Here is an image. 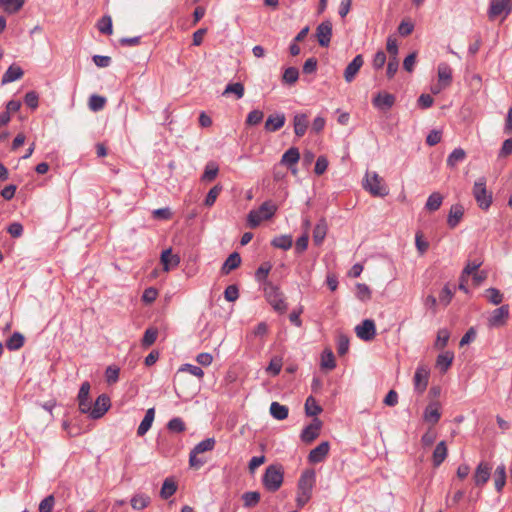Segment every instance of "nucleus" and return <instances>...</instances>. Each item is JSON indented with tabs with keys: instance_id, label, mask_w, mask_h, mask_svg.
<instances>
[{
	"instance_id": "0e129e2a",
	"label": "nucleus",
	"mask_w": 512,
	"mask_h": 512,
	"mask_svg": "<svg viewBox=\"0 0 512 512\" xmlns=\"http://www.w3.org/2000/svg\"><path fill=\"white\" fill-rule=\"evenodd\" d=\"M224 297L228 302H234L239 297V289L236 285H229L224 291Z\"/></svg>"
},
{
	"instance_id": "7c9ffc66",
	"label": "nucleus",
	"mask_w": 512,
	"mask_h": 512,
	"mask_svg": "<svg viewBox=\"0 0 512 512\" xmlns=\"http://www.w3.org/2000/svg\"><path fill=\"white\" fill-rule=\"evenodd\" d=\"M24 0H0V7L8 14L17 13L24 6Z\"/></svg>"
},
{
	"instance_id": "5fc2aeb1",
	"label": "nucleus",
	"mask_w": 512,
	"mask_h": 512,
	"mask_svg": "<svg viewBox=\"0 0 512 512\" xmlns=\"http://www.w3.org/2000/svg\"><path fill=\"white\" fill-rule=\"evenodd\" d=\"M298 78H299V71L295 67H289V68L285 69L283 76H282L283 82L286 84H289V85L295 84L297 82Z\"/></svg>"
},
{
	"instance_id": "a18cd8bd",
	"label": "nucleus",
	"mask_w": 512,
	"mask_h": 512,
	"mask_svg": "<svg viewBox=\"0 0 512 512\" xmlns=\"http://www.w3.org/2000/svg\"><path fill=\"white\" fill-rule=\"evenodd\" d=\"M441 413L437 407L429 405L424 411V420L435 425L440 420Z\"/></svg>"
},
{
	"instance_id": "bf43d9fd",
	"label": "nucleus",
	"mask_w": 512,
	"mask_h": 512,
	"mask_svg": "<svg viewBox=\"0 0 512 512\" xmlns=\"http://www.w3.org/2000/svg\"><path fill=\"white\" fill-rule=\"evenodd\" d=\"M450 333L447 329H440L437 333V339L435 341V347L442 349L444 348L449 340Z\"/></svg>"
},
{
	"instance_id": "13d9d810",
	"label": "nucleus",
	"mask_w": 512,
	"mask_h": 512,
	"mask_svg": "<svg viewBox=\"0 0 512 512\" xmlns=\"http://www.w3.org/2000/svg\"><path fill=\"white\" fill-rule=\"evenodd\" d=\"M221 190H222L221 185H215L213 188H211L206 195V198L204 201L205 205L208 207L212 206L215 203L217 197L219 196Z\"/></svg>"
},
{
	"instance_id": "f03ea898",
	"label": "nucleus",
	"mask_w": 512,
	"mask_h": 512,
	"mask_svg": "<svg viewBox=\"0 0 512 512\" xmlns=\"http://www.w3.org/2000/svg\"><path fill=\"white\" fill-rule=\"evenodd\" d=\"M363 188L375 197L383 198L389 194L388 186L377 172H366Z\"/></svg>"
},
{
	"instance_id": "4468645a",
	"label": "nucleus",
	"mask_w": 512,
	"mask_h": 512,
	"mask_svg": "<svg viewBox=\"0 0 512 512\" xmlns=\"http://www.w3.org/2000/svg\"><path fill=\"white\" fill-rule=\"evenodd\" d=\"M316 37L321 47H328L332 37V23L325 20L316 28Z\"/></svg>"
},
{
	"instance_id": "f3484780",
	"label": "nucleus",
	"mask_w": 512,
	"mask_h": 512,
	"mask_svg": "<svg viewBox=\"0 0 512 512\" xmlns=\"http://www.w3.org/2000/svg\"><path fill=\"white\" fill-rule=\"evenodd\" d=\"M396 98L393 94L379 92L372 100L374 107L380 110H388L395 104Z\"/></svg>"
},
{
	"instance_id": "c756f323",
	"label": "nucleus",
	"mask_w": 512,
	"mask_h": 512,
	"mask_svg": "<svg viewBox=\"0 0 512 512\" xmlns=\"http://www.w3.org/2000/svg\"><path fill=\"white\" fill-rule=\"evenodd\" d=\"M294 132L296 136L302 137L307 130L308 120L306 114H296L293 119Z\"/></svg>"
},
{
	"instance_id": "b1692460",
	"label": "nucleus",
	"mask_w": 512,
	"mask_h": 512,
	"mask_svg": "<svg viewBox=\"0 0 512 512\" xmlns=\"http://www.w3.org/2000/svg\"><path fill=\"white\" fill-rule=\"evenodd\" d=\"M447 453H448V451H447V446H446L445 441L439 442L436 445V447L433 451V455H432V461H433L434 467H439L444 462V460L447 457Z\"/></svg>"
},
{
	"instance_id": "a878e982",
	"label": "nucleus",
	"mask_w": 512,
	"mask_h": 512,
	"mask_svg": "<svg viewBox=\"0 0 512 512\" xmlns=\"http://www.w3.org/2000/svg\"><path fill=\"white\" fill-rule=\"evenodd\" d=\"M464 214V208L462 205L456 204L453 205L450 209L447 224L450 228H455L459 222L461 221Z\"/></svg>"
},
{
	"instance_id": "2f4dec72",
	"label": "nucleus",
	"mask_w": 512,
	"mask_h": 512,
	"mask_svg": "<svg viewBox=\"0 0 512 512\" xmlns=\"http://www.w3.org/2000/svg\"><path fill=\"white\" fill-rule=\"evenodd\" d=\"M482 263H483V260L481 259V257H475V258L470 257L467 260L466 266L464 267V269L462 271L461 279L465 280V278L467 276H469L470 274L476 273L477 269L482 265Z\"/></svg>"
},
{
	"instance_id": "6e6d98bb",
	"label": "nucleus",
	"mask_w": 512,
	"mask_h": 512,
	"mask_svg": "<svg viewBox=\"0 0 512 512\" xmlns=\"http://www.w3.org/2000/svg\"><path fill=\"white\" fill-rule=\"evenodd\" d=\"M98 30L105 35H111L113 32L112 19L110 16H103L97 24Z\"/></svg>"
},
{
	"instance_id": "37998d69",
	"label": "nucleus",
	"mask_w": 512,
	"mask_h": 512,
	"mask_svg": "<svg viewBox=\"0 0 512 512\" xmlns=\"http://www.w3.org/2000/svg\"><path fill=\"white\" fill-rule=\"evenodd\" d=\"M216 441L214 438H206L199 442L191 451L200 454L214 449Z\"/></svg>"
},
{
	"instance_id": "dca6fc26",
	"label": "nucleus",
	"mask_w": 512,
	"mask_h": 512,
	"mask_svg": "<svg viewBox=\"0 0 512 512\" xmlns=\"http://www.w3.org/2000/svg\"><path fill=\"white\" fill-rule=\"evenodd\" d=\"M330 444L327 441L321 442L318 446L312 449L308 455V461L311 464L322 462L329 453Z\"/></svg>"
},
{
	"instance_id": "20e7f679",
	"label": "nucleus",
	"mask_w": 512,
	"mask_h": 512,
	"mask_svg": "<svg viewBox=\"0 0 512 512\" xmlns=\"http://www.w3.org/2000/svg\"><path fill=\"white\" fill-rule=\"evenodd\" d=\"M284 472L281 465H270L263 475V485L270 492H276L283 483Z\"/></svg>"
},
{
	"instance_id": "49530a36",
	"label": "nucleus",
	"mask_w": 512,
	"mask_h": 512,
	"mask_svg": "<svg viewBox=\"0 0 512 512\" xmlns=\"http://www.w3.org/2000/svg\"><path fill=\"white\" fill-rule=\"evenodd\" d=\"M466 157V153L462 148L454 149L447 158V164L450 167H454L459 162H462Z\"/></svg>"
},
{
	"instance_id": "ea45409f",
	"label": "nucleus",
	"mask_w": 512,
	"mask_h": 512,
	"mask_svg": "<svg viewBox=\"0 0 512 512\" xmlns=\"http://www.w3.org/2000/svg\"><path fill=\"white\" fill-rule=\"evenodd\" d=\"M130 502H131V506L133 509L142 510L149 505L150 497L145 494L139 493V494H135L131 498Z\"/></svg>"
},
{
	"instance_id": "6ab92c4d",
	"label": "nucleus",
	"mask_w": 512,
	"mask_h": 512,
	"mask_svg": "<svg viewBox=\"0 0 512 512\" xmlns=\"http://www.w3.org/2000/svg\"><path fill=\"white\" fill-rule=\"evenodd\" d=\"M269 331V327L266 322H260L258 325L246 335V340L248 342H254L258 340L260 345L264 344V339L267 336Z\"/></svg>"
},
{
	"instance_id": "ddd939ff",
	"label": "nucleus",
	"mask_w": 512,
	"mask_h": 512,
	"mask_svg": "<svg viewBox=\"0 0 512 512\" xmlns=\"http://www.w3.org/2000/svg\"><path fill=\"white\" fill-rule=\"evenodd\" d=\"M491 470L492 466L488 462H480L473 475L475 485L478 487L484 486L490 479Z\"/></svg>"
},
{
	"instance_id": "864d4df0",
	"label": "nucleus",
	"mask_w": 512,
	"mask_h": 512,
	"mask_svg": "<svg viewBox=\"0 0 512 512\" xmlns=\"http://www.w3.org/2000/svg\"><path fill=\"white\" fill-rule=\"evenodd\" d=\"M158 336V330L154 327H150L146 329L143 339H142V346L147 348L153 345L157 339Z\"/></svg>"
},
{
	"instance_id": "1a4fd4ad",
	"label": "nucleus",
	"mask_w": 512,
	"mask_h": 512,
	"mask_svg": "<svg viewBox=\"0 0 512 512\" xmlns=\"http://www.w3.org/2000/svg\"><path fill=\"white\" fill-rule=\"evenodd\" d=\"M430 371L426 365H419L413 377L414 389L417 393L422 394L428 385Z\"/></svg>"
},
{
	"instance_id": "a211bd4d",
	"label": "nucleus",
	"mask_w": 512,
	"mask_h": 512,
	"mask_svg": "<svg viewBox=\"0 0 512 512\" xmlns=\"http://www.w3.org/2000/svg\"><path fill=\"white\" fill-rule=\"evenodd\" d=\"M314 483L315 472L312 470H306L298 480L297 491L312 493Z\"/></svg>"
},
{
	"instance_id": "a19ab883",
	"label": "nucleus",
	"mask_w": 512,
	"mask_h": 512,
	"mask_svg": "<svg viewBox=\"0 0 512 512\" xmlns=\"http://www.w3.org/2000/svg\"><path fill=\"white\" fill-rule=\"evenodd\" d=\"M176 490H177L176 483L171 478H166L163 482V485H162V488L160 491V496L166 500V499L170 498L176 492Z\"/></svg>"
},
{
	"instance_id": "0eeeda50",
	"label": "nucleus",
	"mask_w": 512,
	"mask_h": 512,
	"mask_svg": "<svg viewBox=\"0 0 512 512\" xmlns=\"http://www.w3.org/2000/svg\"><path fill=\"white\" fill-rule=\"evenodd\" d=\"M512 11V0H491L488 11L490 19L503 15L505 19Z\"/></svg>"
},
{
	"instance_id": "4c0bfd02",
	"label": "nucleus",
	"mask_w": 512,
	"mask_h": 512,
	"mask_svg": "<svg viewBox=\"0 0 512 512\" xmlns=\"http://www.w3.org/2000/svg\"><path fill=\"white\" fill-rule=\"evenodd\" d=\"M219 172V167L215 162H208L205 166L204 173L201 176V181L211 182L213 181Z\"/></svg>"
},
{
	"instance_id": "473e14b6",
	"label": "nucleus",
	"mask_w": 512,
	"mask_h": 512,
	"mask_svg": "<svg viewBox=\"0 0 512 512\" xmlns=\"http://www.w3.org/2000/svg\"><path fill=\"white\" fill-rule=\"evenodd\" d=\"M300 159V153L298 148H289L282 156L281 163L288 167L295 165Z\"/></svg>"
},
{
	"instance_id": "f704fd0d",
	"label": "nucleus",
	"mask_w": 512,
	"mask_h": 512,
	"mask_svg": "<svg viewBox=\"0 0 512 512\" xmlns=\"http://www.w3.org/2000/svg\"><path fill=\"white\" fill-rule=\"evenodd\" d=\"M495 489L501 492L506 483V467L504 464L497 466L494 472Z\"/></svg>"
},
{
	"instance_id": "39448f33",
	"label": "nucleus",
	"mask_w": 512,
	"mask_h": 512,
	"mask_svg": "<svg viewBox=\"0 0 512 512\" xmlns=\"http://www.w3.org/2000/svg\"><path fill=\"white\" fill-rule=\"evenodd\" d=\"M472 193L481 209L486 210L490 207L492 203V194L488 192L486 188L485 177H480L475 181Z\"/></svg>"
},
{
	"instance_id": "9b49d317",
	"label": "nucleus",
	"mask_w": 512,
	"mask_h": 512,
	"mask_svg": "<svg viewBox=\"0 0 512 512\" xmlns=\"http://www.w3.org/2000/svg\"><path fill=\"white\" fill-rule=\"evenodd\" d=\"M90 389V383L88 381H85L81 384L78 392V407L79 411L83 414H87V412L90 411V406L92 405V400L90 398Z\"/></svg>"
},
{
	"instance_id": "09e8293b",
	"label": "nucleus",
	"mask_w": 512,
	"mask_h": 512,
	"mask_svg": "<svg viewBox=\"0 0 512 512\" xmlns=\"http://www.w3.org/2000/svg\"><path fill=\"white\" fill-rule=\"evenodd\" d=\"M106 104V98L97 94H93L89 98L88 106L90 110L97 112L104 108Z\"/></svg>"
},
{
	"instance_id": "e433bc0d",
	"label": "nucleus",
	"mask_w": 512,
	"mask_h": 512,
	"mask_svg": "<svg viewBox=\"0 0 512 512\" xmlns=\"http://www.w3.org/2000/svg\"><path fill=\"white\" fill-rule=\"evenodd\" d=\"M322 407L317 403L313 396H309L305 401V413L307 416H313L316 418L318 414L322 412Z\"/></svg>"
},
{
	"instance_id": "3c124183",
	"label": "nucleus",
	"mask_w": 512,
	"mask_h": 512,
	"mask_svg": "<svg viewBox=\"0 0 512 512\" xmlns=\"http://www.w3.org/2000/svg\"><path fill=\"white\" fill-rule=\"evenodd\" d=\"M336 366L334 354L331 350H325L321 357V367L323 369L332 370Z\"/></svg>"
},
{
	"instance_id": "4be33fe9",
	"label": "nucleus",
	"mask_w": 512,
	"mask_h": 512,
	"mask_svg": "<svg viewBox=\"0 0 512 512\" xmlns=\"http://www.w3.org/2000/svg\"><path fill=\"white\" fill-rule=\"evenodd\" d=\"M438 81L442 86H449L452 82V69L449 64L442 62L438 65Z\"/></svg>"
},
{
	"instance_id": "8fccbe9b",
	"label": "nucleus",
	"mask_w": 512,
	"mask_h": 512,
	"mask_svg": "<svg viewBox=\"0 0 512 512\" xmlns=\"http://www.w3.org/2000/svg\"><path fill=\"white\" fill-rule=\"evenodd\" d=\"M242 500L244 502L245 507H254L260 501V493L256 491L245 492L242 495Z\"/></svg>"
},
{
	"instance_id": "7ed1b4c3",
	"label": "nucleus",
	"mask_w": 512,
	"mask_h": 512,
	"mask_svg": "<svg viewBox=\"0 0 512 512\" xmlns=\"http://www.w3.org/2000/svg\"><path fill=\"white\" fill-rule=\"evenodd\" d=\"M263 289L265 298L273 309L280 314L285 313L288 307L285 302L284 294L281 292L280 288L272 282H265Z\"/></svg>"
},
{
	"instance_id": "58836bf2",
	"label": "nucleus",
	"mask_w": 512,
	"mask_h": 512,
	"mask_svg": "<svg viewBox=\"0 0 512 512\" xmlns=\"http://www.w3.org/2000/svg\"><path fill=\"white\" fill-rule=\"evenodd\" d=\"M24 345V336L19 332H14L6 341V347L10 351L18 350Z\"/></svg>"
},
{
	"instance_id": "bb28decb",
	"label": "nucleus",
	"mask_w": 512,
	"mask_h": 512,
	"mask_svg": "<svg viewBox=\"0 0 512 512\" xmlns=\"http://www.w3.org/2000/svg\"><path fill=\"white\" fill-rule=\"evenodd\" d=\"M23 76V70L17 65H11L4 73L1 84L5 85L20 79Z\"/></svg>"
},
{
	"instance_id": "423d86ee",
	"label": "nucleus",
	"mask_w": 512,
	"mask_h": 512,
	"mask_svg": "<svg viewBox=\"0 0 512 512\" xmlns=\"http://www.w3.org/2000/svg\"><path fill=\"white\" fill-rule=\"evenodd\" d=\"M111 407V400L107 394H101L97 397L94 403L90 406V411L87 412V415L91 419H100Z\"/></svg>"
},
{
	"instance_id": "774afa93",
	"label": "nucleus",
	"mask_w": 512,
	"mask_h": 512,
	"mask_svg": "<svg viewBox=\"0 0 512 512\" xmlns=\"http://www.w3.org/2000/svg\"><path fill=\"white\" fill-rule=\"evenodd\" d=\"M308 240H309V236H308L307 232H305L302 236H300L297 239L296 245H295L296 253L301 254V253H303L307 249V247H308Z\"/></svg>"
},
{
	"instance_id": "6e6552de",
	"label": "nucleus",
	"mask_w": 512,
	"mask_h": 512,
	"mask_svg": "<svg viewBox=\"0 0 512 512\" xmlns=\"http://www.w3.org/2000/svg\"><path fill=\"white\" fill-rule=\"evenodd\" d=\"M509 318V306L502 305L494 309L487 319V324L490 328H499L507 323Z\"/></svg>"
},
{
	"instance_id": "72a5a7b5",
	"label": "nucleus",
	"mask_w": 512,
	"mask_h": 512,
	"mask_svg": "<svg viewBox=\"0 0 512 512\" xmlns=\"http://www.w3.org/2000/svg\"><path fill=\"white\" fill-rule=\"evenodd\" d=\"M289 409L279 402H272L270 405V414L277 420H284L288 417Z\"/></svg>"
},
{
	"instance_id": "cd10ccee",
	"label": "nucleus",
	"mask_w": 512,
	"mask_h": 512,
	"mask_svg": "<svg viewBox=\"0 0 512 512\" xmlns=\"http://www.w3.org/2000/svg\"><path fill=\"white\" fill-rule=\"evenodd\" d=\"M161 262L163 264L164 270L168 271L170 268L178 266L180 258L178 255L172 254L171 249H166L161 254Z\"/></svg>"
},
{
	"instance_id": "9d476101",
	"label": "nucleus",
	"mask_w": 512,
	"mask_h": 512,
	"mask_svg": "<svg viewBox=\"0 0 512 512\" xmlns=\"http://www.w3.org/2000/svg\"><path fill=\"white\" fill-rule=\"evenodd\" d=\"M355 333L363 341H371L376 336V326L372 319H365L355 327Z\"/></svg>"
},
{
	"instance_id": "5701e85b",
	"label": "nucleus",
	"mask_w": 512,
	"mask_h": 512,
	"mask_svg": "<svg viewBox=\"0 0 512 512\" xmlns=\"http://www.w3.org/2000/svg\"><path fill=\"white\" fill-rule=\"evenodd\" d=\"M154 418H155V409L149 408L146 411L145 416H144L143 420L141 421L140 425L138 426V429H137L138 436H144L149 431V429L151 428L152 423L154 421Z\"/></svg>"
},
{
	"instance_id": "412c9836",
	"label": "nucleus",
	"mask_w": 512,
	"mask_h": 512,
	"mask_svg": "<svg viewBox=\"0 0 512 512\" xmlns=\"http://www.w3.org/2000/svg\"><path fill=\"white\" fill-rule=\"evenodd\" d=\"M241 264V257L238 252L231 253L221 267V273L229 274L232 270L238 268Z\"/></svg>"
},
{
	"instance_id": "f8f14e48",
	"label": "nucleus",
	"mask_w": 512,
	"mask_h": 512,
	"mask_svg": "<svg viewBox=\"0 0 512 512\" xmlns=\"http://www.w3.org/2000/svg\"><path fill=\"white\" fill-rule=\"evenodd\" d=\"M322 428V421L318 418H314L312 422L306 426L300 435V438L305 443L313 442L320 434Z\"/></svg>"
},
{
	"instance_id": "69168bd1",
	"label": "nucleus",
	"mask_w": 512,
	"mask_h": 512,
	"mask_svg": "<svg viewBox=\"0 0 512 512\" xmlns=\"http://www.w3.org/2000/svg\"><path fill=\"white\" fill-rule=\"evenodd\" d=\"M158 296V291L154 287H148L144 290L142 295V301L146 304H150L156 300Z\"/></svg>"
},
{
	"instance_id": "603ef678",
	"label": "nucleus",
	"mask_w": 512,
	"mask_h": 512,
	"mask_svg": "<svg viewBox=\"0 0 512 512\" xmlns=\"http://www.w3.org/2000/svg\"><path fill=\"white\" fill-rule=\"evenodd\" d=\"M167 429L172 433H181L186 430V425L180 417H174L167 423Z\"/></svg>"
},
{
	"instance_id": "c03bdc74",
	"label": "nucleus",
	"mask_w": 512,
	"mask_h": 512,
	"mask_svg": "<svg viewBox=\"0 0 512 512\" xmlns=\"http://www.w3.org/2000/svg\"><path fill=\"white\" fill-rule=\"evenodd\" d=\"M443 201V197L440 193L434 192L432 193L425 204V208L429 211H436L440 208Z\"/></svg>"
},
{
	"instance_id": "2eb2a0df",
	"label": "nucleus",
	"mask_w": 512,
	"mask_h": 512,
	"mask_svg": "<svg viewBox=\"0 0 512 512\" xmlns=\"http://www.w3.org/2000/svg\"><path fill=\"white\" fill-rule=\"evenodd\" d=\"M363 64V56L361 54L356 55L344 70L345 81L348 83L352 82L355 79L361 67L363 66Z\"/></svg>"
},
{
	"instance_id": "c9c22d12",
	"label": "nucleus",
	"mask_w": 512,
	"mask_h": 512,
	"mask_svg": "<svg viewBox=\"0 0 512 512\" xmlns=\"http://www.w3.org/2000/svg\"><path fill=\"white\" fill-rule=\"evenodd\" d=\"M271 245L275 248H279L286 251L292 247L293 239L290 235H280L275 237L271 241Z\"/></svg>"
},
{
	"instance_id": "c85d7f7f",
	"label": "nucleus",
	"mask_w": 512,
	"mask_h": 512,
	"mask_svg": "<svg viewBox=\"0 0 512 512\" xmlns=\"http://www.w3.org/2000/svg\"><path fill=\"white\" fill-rule=\"evenodd\" d=\"M454 359V353L451 351H445L437 356L436 367L445 373L451 366Z\"/></svg>"
},
{
	"instance_id": "de8ad7c7",
	"label": "nucleus",
	"mask_w": 512,
	"mask_h": 512,
	"mask_svg": "<svg viewBox=\"0 0 512 512\" xmlns=\"http://www.w3.org/2000/svg\"><path fill=\"white\" fill-rule=\"evenodd\" d=\"M244 92V85L240 82H236L228 84L223 91V95L233 93L236 96V99H241L244 96Z\"/></svg>"
},
{
	"instance_id": "393cba45",
	"label": "nucleus",
	"mask_w": 512,
	"mask_h": 512,
	"mask_svg": "<svg viewBox=\"0 0 512 512\" xmlns=\"http://www.w3.org/2000/svg\"><path fill=\"white\" fill-rule=\"evenodd\" d=\"M328 230L327 222L324 218L320 219L313 230V241L315 245H321L326 237Z\"/></svg>"
},
{
	"instance_id": "4d7b16f0",
	"label": "nucleus",
	"mask_w": 512,
	"mask_h": 512,
	"mask_svg": "<svg viewBox=\"0 0 512 512\" xmlns=\"http://www.w3.org/2000/svg\"><path fill=\"white\" fill-rule=\"evenodd\" d=\"M487 300L493 305H499L503 301V294L496 288H488L485 291Z\"/></svg>"
},
{
	"instance_id": "052dcab7",
	"label": "nucleus",
	"mask_w": 512,
	"mask_h": 512,
	"mask_svg": "<svg viewBox=\"0 0 512 512\" xmlns=\"http://www.w3.org/2000/svg\"><path fill=\"white\" fill-rule=\"evenodd\" d=\"M349 350V338L344 334H340L337 338V352L339 355H345Z\"/></svg>"
},
{
	"instance_id": "e2e57ef3",
	"label": "nucleus",
	"mask_w": 512,
	"mask_h": 512,
	"mask_svg": "<svg viewBox=\"0 0 512 512\" xmlns=\"http://www.w3.org/2000/svg\"><path fill=\"white\" fill-rule=\"evenodd\" d=\"M264 117V113L260 110H252L249 112L247 118H246V124L248 125H257L259 124Z\"/></svg>"
},
{
	"instance_id": "f257e3e1",
	"label": "nucleus",
	"mask_w": 512,
	"mask_h": 512,
	"mask_svg": "<svg viewBox=\"0 0 512 512\" xmlns=\"http://www.w3.org/2000/svg\"><path fill=\"white\" fill-rule=\"evenodd\" d=\"M277 210L278 206L272 200L263 202L258 209H253L248 213V226L252 229L257 228L263 220H270Z\"/></svg>"
},
{
	"instance_id": "338daca9",
	"label": "nucleus",
	"mask_w": 512,
	"mask_h": 512,
	"mask_svg": "<svg viewBox=\"0 0 512 512\" xmlns=\"http://www.w3.org/2000/svg\"><path fill=\"white\" fill-rule=\"evenodd\" d=\"M39 97L38 94L34 91H29L26 93L24 102L31 109H36L38 107Z\"/></svg>"
},
{
	"instance_id": "79ce46f5",
	"label": "nucleus",
	"mask_w": 512,
	"mask_h": 512,
	"mask_svg": "<svg viewBox=\"0 0 512 512\" xmlns=\"http://www.w3.org/2000/svg\"><path fill=\"white\" fill-rule=\"evenodd\" d=\"M272 268V265L270 262H264L260 265V267L255 272V279L263 284V287L265 286V282L267 281L268 274Z\"/></svg>"
},
{
	"instance_id": "aec40b11",
	"label": "nucleus",
	"mask_w": 512,
	"mask_h": 512,
	"mask_svg": "<svg viewBox=\"0 0 512 512\" xmlns=\"http://www.w3.org/2000/svg\"><path fill=\"white\" fill-rule=\"evenodd\" d=\"M286 118L283 113L270 115L265 122V130L268 132H276L285 124Z\"/></svg>"
},
{
	"instance_id": "680f3d73",
	"label": "nucleus",
	"mask_w": 512,
	"mask_h": 512,
	"mask_svg": "<svg viewBox=\"0 0 512 512\" xmlns=\"http://www.w3.org/2000/svg\"><path fill=\"white\" fill-rule=\"evenodd\" d=\"M55 505V498L53 495H48L39 504V512H52Z\"/></svg>"
}]
</instances>
